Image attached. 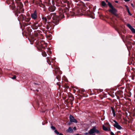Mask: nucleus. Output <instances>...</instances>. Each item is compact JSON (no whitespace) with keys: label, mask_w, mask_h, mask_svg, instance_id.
<instances>
[{"label":"nucleus","mask_w":135,"mask_h":135,"mask_svg":"<svg viewBox=\"0 0 135 135\" xmlns=\"http://www.w3.org/2000/svg\"><path fill=\"white\" fill-rule=\"evenodd\" d=\"M64 17V15L63 13H61L59 16H55L53 17V22L54 23L55 25H57L58 24L59 18H62Z\"/></svg>","instance_id":"f257e3e1"},{"label":"nucleus","mask_w":135,"mask_h":135,"mask_svg":"<svg viewBox=\"0 0 135 135\" xmlns=\"http://www.w3.org/2000/svg\"><path fill=\"white\" fill-rule=\"evenodd\" d=\"M95 132L97 133H99V131L96 129V127L95 126L93 127L89 131V133L90 135H95L94 133Z\"/></svg>","instance_id":"f03ea898"},{"label":"nucleus","mask_w":135,"mask_h":135,"mask_svg":"<svg viewBox=\"0 0 135 135\" xmlns=\"http://www.w3.org/2000/svg\"><path fill=\"white\" fill-rule=\"evenodd\" d=\"M113 121L115 123L113 125L114 127L119 130H120L122 129V127L118 123L116 120H114Z\"/></svg>","instance_id":"7ed1b4c3"},{"label":"nucleus","mask_w":135,"mask_h":135,"mask_svg":"<svg viewBox=\"0 0 135 135\" xmlns=\"http://www.w3.org/2000/svg\"><path fill=\"white\" fill-rule=\"evenodd\" d=\"M17 6V7L18 8V9H19L22 13H23L24 9L22 8L23 7L22 4L21 2H19L18 3Z\"/></svg>","instance_id":"20e7f679"},{"label":"nucleus","mask_w":135,"mask_h":135,"mask_svg":"<svg viewBox=\"0 0 135 135\" xmlns=\"http://www.w3.org/2000/svg\"><path fill=\"white\" fill-rule=\"evenodd\" d=\"M109 11L114 15H116L117 12V10L114 8L113 7L109 10Z\"/></svg>","instance_id":"39448f33"},{"label":"nucleus","mask_w":135,"mask_h":135,"mask_svg":"<svg viewBox=\"0 0 135 135\" xmlns=\"http://www.w3.org/2000/svg\"><path fill=\"white\" fill-rule=\"evenodd\" d=\"M69 119L70 122H74L75 123H77L78 122L77 120L75 119L74 117L71 115L69 116Z\"/></svg>","instance_id":"423d86ee"},{"label":"nucleus","mask_w":135,"mask_h":135,"mask_svg":"<svg viewBox=\"0 0 135 135\" xmlns=\"http://www.w3.org/2000/svg\"><path fill=\"white\" fill-rule=\"evenodd\" d=\"M126 25L130 29L132 33H135V29L133 28L129 24H127Z\"/></svg>","instance_id":"0eeeda50"},{"label":"nucleus","mask_w":135,"mask_h":135,"mask_svg":"<svg viewBox=\"0 0 135 135\" xmlns=\"http://www.w3.org/2000/svg\"><path fill=\"white\" fill-rule=\"evenodd\" d=\"M31 17L32 19L34 20L37 18V16L36 11H35L33 13H32L31 14Z\"/></svg>","instance_id":"6e6552de"},{"label":"nucleus","mask_w":135,"mask_h":135,"mask_svg":"<svg viewBox=\"0 0 135 135\" xmlns=\"http://www.w3.org/2000/svg\"><path fill=\"white\" fill-rule=\"evenodd\" d=\"M55 10V7L54 6H52L49 7V10L51 12H53Z\"/></svg>","instance_id":"1a4fd4ad"},{"label":"nucleus","mask_w":135,"mask_h":135,"mask_svg":"<svg viewBox=\"0 0 135 135\" xmlns=\"http://www.w3.org/2000/svg\"><path fill=\"white\" fill-rule=\"evenodd\" d=\"M34 25L35 26V28L36 29H37V28L38 27H40L41 26V25L40 24L39 25L37 23H35L34 24Z\"/></svg>","instance_id":"9d476101"},{"label":"nucleus","mask_w":135,"mask_h":135,"mask_svg":"<svg viewBox=\"0 0 135 135\" xmlns=\"http://www.w3.org/2000/svg\"><path fill=\"white\" fill-rule=\"evenodd\" d=\"M67 132L72 133L73 132V129L70 127H69L68 129L67 130Z\"/></svg>","instance_id":"9b49d317"},{"label":"nucleus","mask_w":135,"mask_h":135,"mask_svg":"<svg viewBox=\"0 0 135 135\" xmlns=\"http://www.w3.org/2000/svg\"><path fill=\"white\" fill-rule=\"evenodd\" d=\"M42 19L44 24H46L47 21L46 18L45 17H42Z\"/></svg>","instance_id":"f8f14e48"},{"label":"nucleus","mask_w":135,"mask_h":135,"mask_svg":"<svg viewBox=\"0 0 135 135\" xmlns=\"http://www.w3.org/2000/svg\"><path fill=\"white\" fill-rule=\"evenodd\" d=\"M111 108L112 111V113L113 114V116L114 117H115V114L114 110L112 107H111Z\"/></svg>","instance_id":"ddd939ff"},{"label":"nucleus","mask_w":135,"mask_h":135,"mask_svg":"<svg viewBox=\"0 0 135 135\" xmlns=\"http://www.w3.org/2000/svg\"><path fill=\"white\" fill-rule=\"evenodd\" d=\"M54 132L57 135H64L61 133H59V132L57 130L54 131Z\"/></svg>","instance_id":"4468645a"},{"label":"nucleus","mask_w":135,"mask_h":135,"mask_svg":"<svg viewBox=\"0 0 135 135\" xmlns=\"http://www.w3.org/2000/svg\"><path fill=\"white\" fill-rule=\"evenodd\" d=\"M108 5L109 6V7L110 8H112L114 7L113 6L112 4L110 2H108Z\"/></svg>","instance_id":"2eb2a0df"},{"label":"nucleus","mask_w":135,"mask_h":135,"mask_svg":"<svg viewBox=\"0 0 135 135\" xmlns=\"http://www.w3.org/2000/svg\"><path fill=\"white\" fill-rule=\"evenodd\" d=\"M102 128L103 129L104 131H106L108 130V129L107 128L105 127V126H103Z\"/></svg>","instance_id":"dca6fc26"},{"label":"nucleus","mask_w":135,"mask_h":135,"mask_svg":"<svg viewBox=\"0 0 135 135\" xmlns=\"http://www.w3.org/2000/svg\"><path fill=\"white\" fill-rule=\"evenodd\" d=\"M42 55L44 57H46L47 56V54L45 52H42Z\"/></svg>","instance_id":"f3484780"},{"label":"nucleus","mask_w":135,"mask_h":135,"mask_svg":"<svg viewBox=\"0 0 135 135\" xmlns=\"http://www.w3.org/2000/svg\"><path fill=\"white\" fill-rule=\"evenodd\" d=\"M102 5L103 6H104L106 5V3L104 1H103L102 2Z\"/></svg>","instance_id":"a211bd4d"},{"label":"nucleus","mask_w":135,"mask_h":135,"mask_svg":"<svg viewBox=\"0 0 135 135\" xmlns=\"http://www.w3.org/2000/svg\"><path fill=\"white\" fill-rule=\"evenodd\" d=\"M16 6L14 4H12V6H11V8L12 10H14Z\"/></svg>","instance_id":"6ab92c4d"},{"label":"nucleus","mask_w":135,"mask_h":135,"mask_svg":"<svg viewBox=\"0 0 135 135\" xmlns=\"http://www.w3.org/2000/svg\"><path fill=\"white\" fill-rule=\"evenodd\" d=\"M30 18H26V19L25 21L27 22H28L30 21Z\"/></svg>","instance_id":"aec40b11"},{"label":"nucleus","mask_w":135,"mask_h":135,"mask_svg":"<svg viewBox=\"0 0 135 135\" xmlns=\"http://www.w3.org/2000/svg\"><path fill=\"white\" fill-rule=\"evenodd\" d=\"M125 6L126 7V10H127V11H129V7H128V6L127 5H125Z\"/></svg>","instance_id":"412c9836"},{"label":"nucleus","mask_w":135,"mask_h":135,"mask_svg":"<svg viewBox=\"0 0 135 135\" xmlns=\"http://www.w3.org/2000/svg\"><path fill=\"white\" fill-rule=\"evenodd\" d=\"M51 128L53 130H55V127H54V126H52L51 127Z\"/></svg>","instance_id":"4be33fe9"},{"label":"nucleus","mask_w":135,"mask_h":135,"mask_svg":"<svg viewBox=\"0 0 135 135\" xmlns=\"http://www.w3.org/2000/svg\"><path fill=\"white\" fill-rule=\"evenodd\" d=\"M55 71L56 72V73H58L59 71V69H55Z\"/></svg>","instance_id":"5701e85b"},{"label":"nucleus","mask_w":135,"mask_h":135,"mask_svg":"<svg viewBox=\"0 0 135 135\" xmlns=\"http://www.w3.org/2000/svg\"><path fill=\"white\" fill-rule=\"evenodd\" d=\"M16 78V76L15 75L13 77H12V79H14Z\"/></svg>","instance_id":"b1692460"},{"label":"nucleus","mask_w":135,"mask_h":135,"mask_svg":"<svg viewBox=\"0 0 135 135\" xmlns=\"http://www.w3.org/2000/svg\"><path fill=\"white\" fill-rule=\"evenodd\" d=\"M110 134L111 135H115L114 133L112 132H111Z\"/></svg>","instance_id":"393cba45"},{"label":"nucleus","mask_w":135,"mask_h":135,"mask_svg":"<svg viewBox=\"0 0 135 135\" xmlns=\"http://www.w3.org/2000/svg\"><path fill=\"white\" fill-rule=\"evenodd\" d=\"M128 12V14L130 15V16H132V14L130 13V11H127Z\"/></svg>","instance_id":"a878e982"},{"label":"nucleus","mask_w":135,"mask_h":135,"mask_svg":"<svg viewBox=\"0 0 135 135\" xmlns=\"http://www.w3.org/2000/svg\"><path fill=\"white\" fill-rule=\"evenodd\" d=\"M73 129L74 130H76V128L75 127H73Z\"/></svg>","instance_id":"bb28decb"},{"label":"nucleus","mask_w":135,"mask_h":135,"mask_svg":"<svg viewBox=\"0 0 135 135\" xmlns=\"http://www.w3.org/2000/svg\"><path fill=\"white\" fill-rule=\"evenodd\" d=\"M124 1L126 2H129L130 0H124Z\"/></svg>","instance_id":"cd10ccee"},{"label":"nucleus","mask_w":135,"mask_h":135,"mask_svg":"<svg viewBox=\"0 0 135 135\" xmlns=\"http://www.w3.org/2000/svg\"><path fill=\"white\" fill-rule=\"evenodd\" d=\"M46 28L47 29H49V27L47 25Z\"/></svg>","instance_id":"c85d7f7f"},{"label":"nucleus","mask_w":135,"mask_h":135,"mask_svg":"<svg viewBox=\"0 0 135 135\" xmlns=\"http://www.w3.org/2000/svg\"><path fill=\"white\" fill-rule=\"evenodd\" d=\"M131 6L133 7H134V5H133V4L132 3H131Z\"/></svg>","instance_id":"c756f323"},{"label":"nucleus","mask_w":135,"mask_h":135,"mask_svg":"<svg viewBox=\"0 0 135 135\" xmlns=\"http://www.w3.org/2000/svg\"><path fill=\"white\" fill-rule=\"evenodd\" d=\"M85 134H86V135H88V133H87V132H86V133H85Z\"/></svg>","instance_id":"7c9ffc66"},{"label":"nucleus","mask_w":135,"mask_h":135,"mask_svg":"<svg viewBox=\"0 0 135 135\" xmlns=\"http://www.w3.org/2000/svg\"><path fill=\"white\" fill-rule=\"evenodd\" d=\"M115 2L116 3H118V1H115Z\"/></svg>","instance_id":"2f4dec72"},{"label":"nucleus","mask_w":135,"mask_h":135,"mask_svg":"<svg viewBox=\"0 0 135 135\" xmlns=\"http://www.w3.org/2000/svg\"><path fill=\"white\" fill-rule=\"evenodd\" d=\"M106 0V1L108 3V0Z\"/></svg>","instance_id":"473e14b6"},{"label":"nucleus","mask_w":135,"mask_h":135,"mask_svg":"<svg viewBox=\"0 0 135 135\" xmlns=\"http://www.w3.org/2000/svg\"><path fill=\"white\" fill-rule=\"evenodd\" d=\"M68 124H69V125H70V123L69 122L68 123Z\"/></svg>","instance_id":"72a5a7b5"},{"label":"nucleus","mask_w":135,"mask_h":135,"mask_svg":"<svg viewBox=\"0 0 135 135\" xmlns=\"http://www.w3.org/2000/svg\"><path fill=\"white\" fill-rule=\"evenodd\" d=\"M134 98H135V94H134Z\"/></svg>","instance_id":"f704fd0d"},{"label":"nucleus","mask_w":135,"mask_h":135,"mask_svg":"<svg viewBox=\"0 0 135 135\" xmlns=\"http://www.w3.org/2000/svg\"><path fill=\"white\" fill-rule=\"evenodd\" d=\"M36 90V91H38V90Z\"/></svg>","instance_id":"c9c22d12"},{"label":"nucleus","mask_w":135,"mask_h":135,"mask_svg":"<svg viewBox=\"0 0 135 135\" xmlns=\"http://www.w3.org/2000/svg\"><path fill=\"white\" fill-rule=\"evenodd\" d=\"M76 135H78V134H77Z\"/></svg>","instance_id":"e433bc0d"}]
</instances>
